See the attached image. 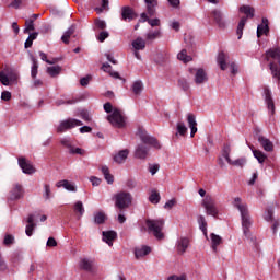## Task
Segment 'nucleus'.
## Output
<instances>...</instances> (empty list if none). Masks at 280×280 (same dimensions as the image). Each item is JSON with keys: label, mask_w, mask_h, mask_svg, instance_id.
<instances>
[{"label": "nucleus", "mask_w": 280, "mask_h": 280, "mask_svg": "<svg viewBox=\"0 0 280 280\" xmlns=\"http://www.w3.org/2000/svg\"><path fill=\"white\" fill-rule=\"evenodd\" d=\"M197 222H198L199 229H200V231H202L205 237H206L207 240H209V235H208V233H207V219H205V215H201V214L198 215Z\"/></svg>", "instance_id": "29"}, {"label": "nucleus", "mask_w": 280, "mask_h": 280, "mask_svg": "<svg viewBox=\"0 0 280 280\" xmlns=\"http://www.w3.org/2000/svg\"><path fill=\"white\" fill-rule=\"evenodd\" d=\"M44 189H45L44 198L45 200H49V198H51V186L49 184H45Z\"/></svg>", "instance_id": "49"}, {"label": "nucleus", "mask_w": 280, "mask_h": 280, "mask_svg": "<svg viewBox=\"0 0 280 280\" xmlns=\"http://www.w3.org/2000/svg\"><path fill=\"white\" fill-rule=\"evenodd\" d=\"M209 19H212V21L220 27V30H224L226 27V22L224 21V14L220 9H213L209 13Z\"/></svg>", "instance_id": "9"}, {"label": "nucleus", "mask_w": 280, "mask_h": 280, "mask_svg": "<svg viewBox=\"0 0 280 280\" xmlns=\"http://www.w3.org/2000/svg\"><path fill=\"white\" fill-rule=\"evenodd\" d=\"M74 213L79 214V218H82L84 215V203L82 201H77L73 206Z\"/></svg>", "instance_id": "36"}, {"label": "nucleus", "mask_w": 280, "mask_h": 280, "mask_svg": "<svg viewBox=\"0 0 280 280\" xmlns=\"http://www.w3.org/2000/svg\"><path fill=\"white\" fill-rule=\"evenodd\" d=\"M26 222H27V225H26L25 233L27 237H32V235H34V229H36V223L34 222V214H28Z\"/></svg>", "instance_id": "21"}, {"label": "nucleus", "mask_w": 280, "mask_h": 280, "mask_svg": "<svg viewBox=\"0 0 280 280\" xmlns=\"http://www.w3.org/2000/svg\"><path fill=\"white\" fill-rule=\"evenodd\" d=\"M137 13L135 12L133 8L130 7H122L121 8V19L124 21H128L130 23V21H135V19H137Z\"/></svg>", "instance_id": "14"}, {"label": "nucleus", "mask_w": 280, "mask_h": 280, "mask_svg": "<svg viewBox=\"0 0 280 280\" xmlns=\"http://www.w3.org/2000/svg\"><path fill=\"white\" fill-rule=\"evenodd\" d=\"M187 121L190 128V137L194 138L196 136V132H198V122H196V115L188 114Z\"/></svg>", "instance_id": "20"}, {"label": "nucleus", "mask_w": 280, "mask_h": 280, "mask_svg": "<svg viewBox=\"0 0 280 280\" xmlns=\"http://www.w3.org/2000/svg\"><path fill=\"white\" fill-rule=\"evenodd\" d=\"M32 68H31V77L33 80H36V75H38V60L36 58L32 57Z\"/></svg>", "instance_id": "39"}, {"label": "nucleus", "mask_w": 280, "mask_h": 280, "mask_svg": "<svg viewBox=\"0 0 280 280\" xmlns=\"http://www.w3.org/2000/svg\"><path fill=\"white\" fill-rule=\"evenodd\" d=\"M151 27H159L161 25V20L159 19H149L148 22Z\"/></svg>", "instance_id": "55"}, {"label": "nucleus", "mask_w": 280, "mask_h": 280, "mask_svg": "<svg viewBox=\"0 0 280 280\" xmlns=\"http://www.w3.org/2000/svg\"><path fill=\"white\" fill-rule=\"evenodd\" d=\"M202 207L206 209L207 215L218 218V207H215V199L211 196H206L202 200Z\"/></svg>", "instance_id": "8"}, {"label": "nucleus", "mask_w": 280, "mask_h": 280, "mask_svg": "<svg viewBox=\"0 0 280 280\" xmlns=\"http://www.w3.org/2000/svg\"><path fill=\"white\" fill-rule=\"evenodd\" d=\"M103 235V242H106L108 246H113V242L117 240V232L115 231H105L102 233Z\"/></svg>", "instance_id": "23"}, {"label": "nucleus", "mask_w": 280, "mask_h": 280, "mask_svg": "<svg viewBox=\"0 0 280 280\" xmlns=\"http://www.w3.org/2000/svg\"><path fill=\"white\" fill-rule=\"evenodd\" d=\"M144 3H147V12L149 16H154L156 14V5H159V1L144 0Z\"/></svg>", "instance_id": "24"}, {"label": "nucleus", "mask_w": 280, "mask_h": 280, "mask_svg": "<svg viewBox=\"0 0 280 280\" xmlns=\"http://www.w3.org/2000/svg\"><path fill=\"white\" fill-rule=\"evenodd\" d=\"M93 266L95 262L89 258L81 259L79 264L80 269L85 270V272H93Z\"/></svg>", "instance_id": "22"}, {"label": "nucleus", "mask_w": 280, "mask_h": 280, "mask_svg": "<svg viewBox=\"0 0 280 280\" xmlns=\"http://www.w3.org/2000/svg\"><path fill=\"white\" fill-rule=\"evenodd\" d=\"M131 91L136 95H141V93L143 92V82H141L140 80L135 81L131 85Z\"/></svg>", "instance_id": "34"}, {"label": "nucleus", "mask_w": 280, "mask_h": 280, "mask_svg": "<svg viewBox=\"0 0 280 280\" xmlns=\"http://www.w3.org/2000/svg\"><path fill=\"white\" fill-rule=\"evenodd\" d=\"M62 104H75V100H68V101L58 100V101H56V106H62Z\"/></svg>", "instance_id": "61"}, {"label": "nucleus", "mask_w": 280, "mask_h": 280, "mask_svg": "<svg viewBox=\"0 0 280 280\" xmlns=\"http://www.w3.org/2000/svg\"><path fill=\"white\" fill-rule=\"evenodd\" d=\"M210 240H211V248L213 253H218V247L220 244H222V236L217 235L215 233L210 234Z\"/></svg>", "instance_id": "25"}, {"label": "nucleus", "mask_w": 280, "mask_h": 280, "mask_svg": "<svg viewBox=\"0 0 280 280\" xmlns=\"http://www.w3.org/2000/svg\"><path fill=\"white\" fill-rule=\"evenodd\" d=\"M80 117L84 120V121H91V115L89 114V110L82 109L80 112Z\"/></svg>", "instance_id": "52"}, {"label": "nucleus", "mask_w": 280, "mask_h": 280, "mask_svg": "<svg viewBox=\"0 0 280 280\" xmlns=\"http://www.w3.org/2000/svg\"><path fill=\"white\" fill-rule=\"evenodd\" d=\"M25 194V190H23V186L21 184H14L11 191L9 192L8 200L14 201V200H21Z\"/></svg>", "instance_id": "10"}, {"label": "nucleus", "mask_w": 280, "mask_h": 280, "mask_svg": "<svg viewBox=\"0 0 280 280\" xmlns=\"http://www.w3.org/2000/svg\"><path fill=\"white\" fill-rule=\"evenodd\" d=\"M0 82L3 86H10V78L8 77V69L0 71Z\"/></svg>", "instance_id": "37"}, {"label": "nucleus", "mask_w": 280, "mask_h": 280, "mask_svg": "<svg viewBox=\"0 0 280 280\" xmlns=\"http://www.w3.org/2000/svg\"><path fill=\"white\" fill-rule=\"evenodd\" d=\"M262 90L268 110L271 115H275V101L272 100V92L270 91V88H268V85H264Z\"/></svg>", "instance_id": "12"}, {"label": "nucleus", "mask_w": 280, "mask_h": 280, "mask_svg": "<svg viewBox=\"0 0 280 280\" xmlns=\"http://www.w3.org/2000/svg\"><path fill=\"white\" fill-rule=\"evenodd\" d=\"M132 205V195L127 191H120L115 195V207L119 209V213H124Z\"/></svg>", "instance_id": "5"}, {"label": "nucleus", "mask_w": 280, "mask_h": 280, "mask_svg": "<svg viewBox=\"0 0 280 280\" xmlns=\"http://www.w3.org/2000/svg\"><path fill=\"white\" fill-rule=\"evenodd\" d=\"M8 270V264H5V260L3 259V256L0 253V272H3Z\"/></svg>", "instance_id": "56"}, {"label": "nucleus", "mask_w": 280, "mask_h": 280, "mask_svg": "<svg viewBox=\"0 0 280 280\" xmlns=\"http://www.w3.org/2000/svg\"><path fill=\"white\" fill-rule=\"evenodd\" d=\"M60 71H62V68L60 66H52L47 68V73L51 78H56V75H59Z\"/></svg>", "instance_id": "40"}, {"label": "nucleus", "mask_w": 280, "mask_h": 280, "mask_svg": "<svg viewBox=\"0 0 280 280\" xmlns=\"http://www.w3.org/2000/svg\"><path fill=\"white\" fill-rule=\"evenodd\" d=\"M253 154L260 164L266 163V161L268 160V156L260 150L254 149Z\"/></svg>", "instance_id": "32"}, {"label": "nucleus", "mask_w": 280, "mask_h": 280, "mask_svg": "<svg viewBox=\"0 0 280 280\" xmlns=\"http://www.w3.org/2000/svg\"><path fill=\"white\" fill-rule=\"evenodd\" d=\"M234 207L238 209L242 220V229L245 237H250V226H253V219L248 212V206L242 203V198L236 197L233 202Z\"/></svg>", "instance_id": "1"}, {"label": "nucleus", "mask_w": 280, "mask_h": 280, "mask_svg": "<svg viewBox=\"0 0 280 280\" xmlns=\"http://www.w3.org/2000/svg\"><path fill=\"white\" fill-rule=\"evenodd\" d=\"M73 34H75V27L72 25L62 35V37H61L62 43H65V45H69V38H71V36H73Z\"/></svg>", "instance_id": "31"}, {"label": "nucleus", "mask_w": 280, "mask_h": 280, "mask_svg": "<svg viewBox=\"0 0 280 280\" xmlns=\"http://www.w3.org/2000/svg\"><path fill=\"white\" fill-rule=\"evenodd\" d=\"M104 110L105 113H112V115L107 116V121H109L114 128H124L126 126V116L117 108L113 110V104L109 102L105 103Z\"/></svg>", "instance_id": "2"}, {"label": "nucleus", "mask_w": 280, "mask_h": 280, "mask_svg": "<svg viewBox=\"0 0 280 280\" xmlns=\"http://www.w3.org/2000/svg\"><path fill=\"white\" fill-rule=\"evenodd\" d=\"M132 47L137 51L143 50L145 49V42L143 40V38L138 37L132 42Z\"/></svg>", "instance_id": "35"}, {"label": "nucleus", "mask_w": 280, "mask_h": 280, "mask_svg": "<svg viewBox=\"0 0 280 280\" xmlns=\"http://www.w3.org/2000/svg\"><path fill=\"white\" fill-rule=\"evenodd\" d=\"M189 248V238L188 237H180L176 242V249L178 255H185L187 253V249Z\"/></svg>", "instance_id": "15"}, {"label": "nucleus", "mask_w": 280, "mask_h": 280, "mask_svg": "<svg viewBox=\"0 0 280 280\" xmlns=\"http://www.w3.org/2000/svg\"><path fill=\"white\" fill-rule=\"evenodd\" d=\"M258 142L260 143L265 152H272L275 150V144L272 143V141L264 136L258 137Z\"/></svg>", "instance_id": "19"}, {"label": "nucleus", "mask_w": 280, "mask_h": 280, "mask_svg": "<svg viewBox=\"0 0 280 280\" xmlns=\"http://www.w3.org/2000/svg\"><path fill=\"white\" fill-rule=\"evenodd\" d=\"M176 206V199H171L164 205V209H172Z\"/></svg>", "instance_id": "63"}, {"label": "nucleus", "mask_w": 280, "mask_h": 280, "mask_svg": "<svg viewBox=\"0 0 280 280\" xmlns=\"http://www.w3.org/2000/svg\"><path fill=\"white\" fill-rule=\"evenodd\" d=\"M226 60H229V55L224 51L219 52L217 62L222 71H226Z\"/></svg>", "instance_id": "26"}, {"label": "nucleus", "mask_w": 280, "mask_h": 280, "mask_svg": "<svg viewBox=\"0 0 280 280\" xmlns=\"http://www.w3.org/2000/svg\"><path fill=\"white\" fill-rule=\"evenodd\" d=\"M194 71H196V73H195V84H205V82H207L209 80L205 69H202V68L190 69V73H194Z\"/></svg>", "instance_id": "13"}, {"label": "nucleus", "mask_w": 280, "mask_h": 280, "mask_svg": "<svg viewBox=\"0 0 280 280\" xmlns=\"http://www.w3.org/2000/svg\"><path fill=\"white\" fill-rule=\"evenodd\" d=\"M39 57L42 58V60L44 62H47V65H56V60L51 61L49 59H47V54L39 51Z\"/></svg>", "instance_id": "54"}, {"label": "nucleus", "mask_w": 280, "mask_h": 280, "mask_svg": "<svg viewBox=\"0 0 280 280\" xmlns=\"http://www.w3.org/2000/svg\"><path fill=\"white\" fill-rule=\"evenodd\" d=\"M228 163H229V165H234L235 167H244V165H246V159L241 158L235 161L230 160V162H228Z\"/></svg>", "instance_id": "44"}, {"label": "nucleus", "mask_w": 280, "mask_h": 280, "mask_svg": "<svg viewBox=\"0 0 280 280\" xmlns=\"http://www.w3.org/2000/svg\"><path fill=\"white\" fill-rule=\"evenodd\" d=\"M3 244L4 246H12V244H14V237L12 236V234H7L4 236Z\"/></svg>", "instance_id": "51"}, {"label": "nucleus", "mask_w": 280, "mask_h": 280, "mask_svg": "<svg viewBox=\"0 0 280 280\" xmlns=\"http://www.w3.org/2000/svg\"><path fill=\"white\" fill-rule=\"evenodd\" d=\"M102 69L105 71V73H113V67L108 62L103 63Z\"/></svg>", "instance_id": "59"}, {"label": "nucleus", "mask_w": 280, "mask_h": 280, "mask_svg": "<svg viewBox=\"0 0 280 280\" xmlns=\"http://www.w3.org/2000/svg\"><path fill=\"white\" fill-rule=\"evenodd\" d=\"M101 172L104 175V178L108 183V185H113V183H115V177L110 174L108 166H102Z\"/></svg>", "instance_id": "30"}, {"label": "nucleus", "mask_w": 280, "mask_h": 280, "mask_svg": "<svg viewBox=\"0 0 280 280\" xmlns=\"http://www.w3.org/2000/svg\"><path fill=\"white\" fill-rule=\"evenodd\" d=\"M161 36V31L149 32L147 34V40H156Z\"/></svg>", "instance_id": "47"}, {"label": "nucleus", "mask_w": 280, "mask_h": 280, "mask_svg": "<svg viewBox=\"0 0 280 280\" xmlns=\"http://www.w3.org/2000/svg\"><path fill=\"white\" fill-rule=\"evenodd\" d=\"M69 153L70 154H80V155H82V154H84V150L83 149H80V148H71L70 150H69Z\"/></svg>", "instance_id": "60"}, {"label": "nucleus", "mask_w": 280, "mask_h": 280, "mask_svg": "<svg viewBox=\"0 0 280 280\" xmlns=\"http://www.w3.org/2000/svg\"><path fill=\"white\" fill-rule=\"evenodd\" d=\"M167 280H187L185 275L183 276H171Z\"/></svg>", "instance_id": "64"}, {"label": "nucleus", "mask_w": 280, "mask_h": 280, "mask_svg": "<svg viewBox=\"0 0 280 280\" xmlns=\"http://www.w3.org/2000/svg\"><path fill=\"white\" fill-rule=\"evenodd\" d=\"M238 10L242 14H245V16H243L241 19V21L238 22L237 30H236V34H237L238 40H240L244 34V27H246V23H247L248 19H255V8H253L250 5L243 4L240 7Z\"/></svg>", "instance_id": "3"}, {"label": "nucleus", "mask_w": 280, "mask_h": 280, "mask_svg": "<svg viewBox=\"0 0 280 280\" xmlns=\"http://www.w3.org/2000/svg\"><path fill=\"white\" fill-rule=\"evenodd\" d=\"M128 154H130V151H128V149L119 151L118 154L114 156L115 163H125L126 159H128Z\"/></svg>", "instance_id": "28"}, {"label": "nucleus", "mask_w": 280, "mask_h": 280, "mask_svg": "<svg viewBox=\"0 0 280 280\" xmlns=\"http://www.w3.org/2000/svg\"><path fill=\"white\" fill-rule=\"evenodd\" d=\"M270 32V26H268V20L266 18H262L261 24L257 27V38H261V36H268Z\"/></svg>", "instance_id": "17"}, {"label": "nucleus", "mask_w": 280, "mask_h": 280, "mask_svg": "<svg viewBox=\"0 0 280 280\" xmlns=\"http://www.w3.org/2000/svg\"><path fill=\"white\" fill-rule=\"evenodd\" d=\"M152 253V248L147 245H142L140 247L135 248V257L136 259H141V257H145Z\"/></svg>", "instance_id": "18"}, {"label": "nucleus", "mask_w": 280, "mask_h": 280, "mask_svg": "<svg viewBox=\"0 0 280 280\" xmlns=\"http://www.w3.org/2000/svg\"><path fill=\"white\" fill-rule=\"evenodd\" d=\"M178 60H182L185 65L187 62H191V56L187 55V49H183L178 55H177Z\"/></svg>", "instance_id": "41"}, {"label": "nucleus", "mask_w": 280, "mask_h": 280, "mask_svg": "<svg viewBox=\"0 0 280 280\" xmlns=\"http://www.w3.org/2000/svg\"><path fill=\"white\" fill-rule=\"evenodd\" d=\"M108 220V217H106V213L104 211L95 212L94 213V222L96 224H104Z\"/></svg>", "instance_id": "33"}, {"label": "nucleus", "mask_w": 280, "mask_h": 280, "mask_svg": "<svg viewBox=\"0 0 280 280\" xmlns=\"http://www.w3.org/2000/svg\"><path fill=\"white\" fill-rule=\"evenodd\" d=\"M149 201L152 205H159L161 202V195L156 190H152L151 195L149 196Z\"/></svg>", "instance_id": "38"}, {"label": "nucleus", "mask_w": 280, "mask_h": 280, "mask_svg": "<svg viewBox=\"0 0 280 280\" xmlns=\"http://www.w3.org/2000/svg\"><path fill=\"white\" fill-rule=\"evenodd\" d=\"M177 86L179 89H182V91L187 92V91H189V81H187V79H185V78H180L177 81Z\"/></svg>", "instance_id": "43"}, {"label": "nucleus", "mask_w": 280, "mask_h": 280, "mask_svg": "<svg viewBox=\"0 0 280 280\" xmlns=\"http://www.w3.org/2000/svg\"><path fill=\"white\" fill-rule=\"evenodd\" d=\"M108 36H109L108 32L103 31L98 34L97 40H100V43H104V40H106Z\"/></svg>", "instance_id": "57"}, {"label": "nucleus", "mask_w": 280, "mask_h": 280, "mask_svg": "<svg viewBox=\"0 0 280 280\" xmlns=\"http://www.w3.org/2000/svg\"><path fill=\"white\" fill-rule=\"evenodd\" d=\"M94 24L97 30H106V22L101 19H95Z\"/></svg>", "instance_id": "48"}, {"label": "nucleus", "mask_w": 280, "mask_h": 280, "mask_svg": "<svg viewBox=\"0 0 280 280\" xmlns=\"http://www.w3.org/2000/svg\"><path fill=\"white\" fill-rule=\"evenodd\" d=\"M138 137L144 143V145H151V148H155V150H161V143L159 140L150 135H148L147 130L140 128L138 130Z\"/></svg>", "instance_id": "6"}, {"label": "nucleus", "mask_w": 280, "mask_h": 280, "mask_svg": "<svg viewBox=\"0 0 280 280\" xmlns=\"http://www.w3.org/2000/svg\"><path fill=\"white\" fill-rule=\"evenodd\" d=\"M61 145H63V148H67L69 151L71 150V148H73V144L71 143V139L69 138H62L60 140Z\"/></svg>", "instance_id": "50"}, {"label": "nucleus", "mask_w": 280, "mask_h": 280, "mask_svg": "<svg viewBox=\"0 0 280 280\" xmlns=\"http://www.w3.org/2000/svg\"><path fill=\"white\" fill-rule=\"evenodd\" d=\"M145 224L148 226V231L149 233H153L154 237H156V240H163L164 235H163V228L165 226V220L163 219H148L145 221Z\"/></svg>", "instance_id": "4"}, {"label": "nucleus", "mask_w": 280, "mask_h": 280, "mask_svg": "<svg viewBox=\"0 0 280 280\" xmlns=\"http://www.w3.org/2000/svg\"><path fill=\"white\" fill-rule=\"evenodd\" d=\"M56 187H63V189H67V191H78V189L75 188V186L73 185V183L67 180V179H62L59 180L56 184Z\"/></svg>", "instance_id": "27"}, {"label": "nucleus", "mask_w": 280, "mask_h": 280, "mask_svg": "<svg viewBox=\"0 0 280 280\" xmlns=\"http://www.w3.org/2000/svg\"><path fill=\"white\" fill-rule=\"evenodd\" d=\"M231 144L226 143L223 145V150H222V156L225 158V161H228V163H231Z\"/></svg>", "instance_id": "42"}, {"label": "nucleus", "mask_w": 280, "mask_h": 280, "mask_svg": "<svg viewBox=\"0 0 280 280\" xmlns=\"http://www.w3.org/2000/svg\"><path fill=\"white\" fill-rule=\"evenodd\" d=\"M34 20H26L25 21V28L24 34H30V32H34Z\"/></svg>", "instance_id": "45"}, {"label": "nucleus", "mask_w": 280, "mask_h": 280, "mask_svg": "<svg viewBox=\"0 0 280 280\" xmlns=\"http://www.w3.org/2000/svg\"><path fill=\"white\" fill-rule=\"evenodd\" d=\"M83 125L84 124L81 120H78L75 118H68L59 124V126L57 127V132L59 135H62V132H67V130H71L73 128H77V126Z\"/></svg>", "instance_id": "7"}, {"label": "nucleus", "mask_w": 280, "mask_h": 280, "mask_svg": "<svg viewBox=\"0 0 280 280\" xmlns=\"http://www.w3.org/2000/svg\"><path fill=\"white\" fill-rule=\"evenodd\" d=\"M46 246H48L49 248H54L58 246V242H56V238L50 236L46 243Z\"/></svg>", "instance_id": "58"}, {"label": "nucleus", "mask_w": 280, "mask_h": 280, "mask_svg": "<svg viewBox=\"0 0 280 280\" xmlns=\"http://www.w3.org/2000/svg\"><path fill=\"white\" fill-rule=\"evenodd\" d=\"M1 100H3V102H10L12 100V93L9 91H3L1 93Z\"/></svg>", "instance_id": "53"}, {"label": "nucleus", "mask_w": 280, "mask_h": 280, "mask_svg": "<svg viewBox=\"0 0 280 280\" xmlns=\"http://www.w3.org/2000/svg\"><path fill=\"white\" fill-rule=\"evenodd\" d=\"M18 163L23 174L32 175L36 173V168L34 167V165H32V162L27 161V159L19 158Z\"/></svg>", "instance_id": "11"}, {"label": "nucleus", "mask_w": 280, "mask_h": 280, "mask_svg": "<svg viewBox=\"0 0 280 280\" xmlns=\"http://www.w3.org/2000/svg\"><path fill=\"white\" fill-rule=\"evenodd\" d=\"M177 132L180 137H185L187 135V126H185V122L177 124Z\"/></svg>", "instance_id": "46"}, {"label": "nucleus", "mask_w": 280, "mask_h": 280, "mask_svg": "<svg viewBox=\"0 0 280 280\" xmlns=\"http://www.w3.org/2000/svg\"><path fill=\"white\" fill-rule=\"evenodd\" d=\"M150 152V148L145 144H138L135 151L136 159L145 160L148 159V154Z\"/></svg>", "instance_id": "16"}, {"label": "nucleus", "mask_w": 280, "mask_h": 280, "mask_svg": "<svg viewBox=\"0 0 280 280\" xmlns=\"http://www.w3.org/2000/svg\"><path fill=\"white\" fill-rule=\"evenodd\" d=\"M89 82H91V75L84 77L80 80L81 86H89Z\"/></svg>", "instance_id": "62"}]
</instances>
